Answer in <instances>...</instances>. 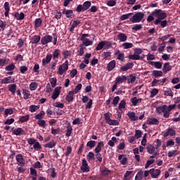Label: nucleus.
Masks as SVG:
<instances>
[{
  "label": "nucleus",
  "instance_id": "52",
  "mask_svg": "<svg viewBox=\"0 0 180 180\" xmlns=\"http://www.w3.org/2000/svg\"><path fill=\"white\" fill-rule=\"evenodd\" d=\"M44 147L46 148H53V147H56V143L54 141H51L49 143L44 145Z\"/></svg>",
  "mask_w": 180,
  "mask_h": 180
},
{
  "label": "nucleus",
  "instance_id": "1",
  "mask_svg": "<svg viewBox=\"0 0 180 180\" xmlns=\"http://www.w3.org/2000/svg\"><path fill=\"white\" fill-rule=\"evenodd\" d=\"M112 116V114L110 112H108L104 114V118L105 120V122L109 124L110 126H117L119 125V121L116 120H112L110 119Z\"/></svg>",
  "mask_w": 180,
  "mask_h": 180
},
{
  "label": "nucleus",
  "instance_id": "17",
  "mask_svg": "<svg viewBox=\"0 0 180 180\" xmlns=\"http://www.w3.org/2000/svg\"><path fill=\"white\" fill-rule=\"evenodd\" d=\"M160 123V121H158V119L157 118H153V117H149L148 118L147 121H146V124H158Z\"/></svg>",
  "mask_w": 180,
  "mask_h": 180
},
{
  "label": "nucleus",
  "instance_id": "31",
  "mask_svg": "<svg viewBox=\"0 0 180 180\" xmlns=\"http://www.w3.org/2000/svg\"><path fill=\"white\" fill-rule=\"evenodd\" d=\"M43 23V20L41 18H37L34 20V29H39Z\"/></svg>",
  "mask_w": 180,
  "mask_h": 180
},
{
  "label": "nucleus",
  "instance_id": "60",
  "mask_svg": "<svg viewBox=\"0 0 180 180\" xmlns=\"http://www.w3.org/2000/svg\"><path fill=\"white\" fill-rule=\"evenodd\" d=\"M129 60H140V56L134 54V55H129L128 56Z\"/></svg>",
  "mask_w": 180,
  "mask_h": 180
},
{
  "label": "nucleus",
  "instance_id": "32",
  "mask_svg": "<svg viewBox=\"0 0 180 180\" xmlns=\"http://www.w3.org/2000/svg\"><path fill=\"white\" fill-rule=\"evenodd\" d=\"M60 51H61L58 49H54L53 54H52L53 60H58V58L60 54Z\"/></svg>",
  "mask_w": 180,
  "mask_h": 180
},
{
  "label": "nucleus",
  "instance_id": "3",
  "mask_svg": "<svg viewBox=\"0 0 180 180\" xmlns=\"http://www.w3.org/2000/svg\"><path fill=\"white\" fill-rule=\"evenodd\" d=\"M153 15H154L155 18H158L157 19H159V20H164L167 16V13L162 12L161 9H155L153 11Z\"/></svg>",
  "mask_w": 180,
  "mask_h": 180
},
{
  "label": "nucleus",
  "instance_id": "5",
  "mask_svg": "<svg viewBox=\"0 0 180 180\" xmlns=\"http://www.w3.org/2000/svg\"><path fill=\"white\" fill-rule=\"evenodd\" d=\"M65 71H68V60H65L58 68V72L60 75H63Z\"/></svg>",
  "mask_w": 180,
  "mask_h": 180
},
{
  "label": "nucleus",
  "instance_id": "14",
  "mask_svg": "<svg viewBox=\"0 0 180 180\" xmlns=\"http://www.w3.org/2000/svg\"><path fill=\"white\" fill-rule=\"evenodd\" d=\"M51 58H53V55L51 53H48L46 56V58L42 60V65H47V64H50Z\"/></svg>",
  "mask_w": 180,
  "mask_h": 180
},
{
  "label": "nucleus",
  "instance_id": "38",
  "mask_svg": "<svg viewBox=\"0 0 180 180\" xmlns=\"http://www.w3.org/2000/svg\"><path fill=\"white\" fill-rule=\"evenodd\" d=\"M146 150L148 154H154V151H155V147H154L153 145H148Z\"/></svg>",
  "mask_w": 180,
  "mask_h": 180
},
{
  "label": "nucleus",
  "instance_id": "34",
  "mask_svg": "<svg viewBox=\"0 0 180 180\" xmlns=\"http://www.w3.org/2000/svg\"><path fill=\"white\" fill-rule=\"evenodd\" d=\"M117 39L118 40L121 41H126V40H127V35H126L124 33H120L117 35Z\"/></svg>",
  "mask_w": 180,
  "mask_h": 180
},
{
  "label": "nucleus",
  "instance_id": "61",
  "mask_svg": "<svg viewBox=\"0 0 180 180\" xmlns=\"http://www.w3.org/2000/svg\"><path fill=\"white\" fill-rule=\"evenodd\" d=\"M104 47V44H103V41H101V42H99L97 45V46L96 47V51H99L101 50H102V49H103Z\"/></svg>",
  "mask_w": 180,
  "mask_h": 180
},
{
  "label": "nucleus",
  "instance_id": "36",
  "mask_svg": "<svg viewBox=\"0 0 180 180\" xmlns=\"http://www.w3.org/2000/svg\"><path fill=\"white\" fill-rule=\"evenodd\" d=\"M81 41H82L83 46H85L86 47H88V46H92V44L94 43V41H92L89 39L81 40Z\"/></svg>",
  "mask_w": 180,
  "mask_h": 180
},
{
  "label": "nucleus",
  "instance_id": "62",
  "mask_svg": "<svg viewBox=\"0 0 180 180\" xmlns=\"http://www.w3.org/2000/svg\"><path fill=\"white\" fill-rule=\"evenodd\" d=\"M126 108V101L122 100L119 104L118 109H124Z\"/></svg>",
  "mask_w": 180,
  "mask_h": 180
},
{
  "label": "nucleus",
  "instance_id": "22",
  "mask_svg": "<svg viewBox=\"0 0 180 180\" xmlns=\"http://www.w3.org/2000/svg\"><path fill=\"white\" fill-rule=\"evenodd\" d=\"M14 79H12L11 76H9L8 77H4L1 79V84H12L13 82Z\"/></svg>",
  "mask_w": 180,
  "mask_h": 180
},
{
  "label": "nucleus",
  "instance_id": "6",
  "mask_svg": "<svg viewBox=\"0 0 180 180\" xmlns=\"http://www.w3.org/2000/svg\"><path fill=\"white\" fill-rule=\"evenodd\" d=\"M81 171L82 172H89L90 168L89 166L88 165V162L86 161V159L84 158L82 162V166L80 167Z\"/></svg>",
  "mask_w": 180,
  "mask_h": 180
},
{
  "label": "nucleus",
  "instance_id": "12",
  "mask_svg": "<svg viewBox=\"0 0 180 180\" xmlns=\"http://www.w3.org/2000/svg\"><path fill=\"white\" fill-rule=\"evenodd\" d=\"M41 40V37L40 35H34L31 37L30 44H37Z\"/></svg>",
  "mask_w": 180,
  "mask_h": 180
},
{
  "label": "nucleus",
  "instance_id": "30",
  "mask_svg": "<svg viewBox=\"0 0 180 180\" xmlns=\"http://www.w3.org/2000/svg\"><path fill=\"white\" fill-rule=\"evenodd\" d=\"M16 84H9L8 85V91L11 92L13 95H15L16 94Z\"/></svg>",
  "mask_w": 180,
  "mask_h": 180
},
{
  "label": "nucleus",
  "instance_id": "58",
  "mask_svg": "<svg viewBox=\"0 0 180 180\" xmlns=\"http://www.w3.org/2000/svg\"><path fill=\"white\" fill-rule=\"evenodd\" d=\"M110 174V170L108 169V168H105L101 171V175L103 176H108Z\"/></svg>",
  "mask_w": 180,
  "mask_h": 180
},
{
  "label": "nucleus",
  "instance_id": "56",
  "mask_svg": "<svg viewBox=\"0 0 180 180\" xmlns=\"http://www.w3.org/2000/svg\"><path fill=\"white\" fill-rule=\"evenodd\" d=\"M15 63H11L5 68L6 71H13L15 70Z\"/></svg>",
  "mask_w": 180,
  "mask_h": 180
},
{
  "label": "nucleus",
  "instance_id": "16",
  "mask_svg": "<svg viewBox=\"0 0 180 180\" xmlns=\"http://www.w3.org/2000/svg\"><path fill=\"white\" fill-rule=\"evenodd\" d=\"M62 14L65 15L66 18H72V15H74V11L64 8L63 10Z\"/></svg>",
  "mask_w": 180,
  "mask_h": 180
},
{
  "label": "nucleus",
  "instance_id": "21",
  "mask_svg": "<svg viewBox=\"0 0 180 180\" xmlns=\"http://www.w3.org/2000/svg\"><path fill=\"white\" fill-rule=\"evenodd\" d=\"M118 160L120 161L122 165H126L127 164V158L124 155H119Z\"/></svg>",
  "mask_w": 180,
  "mask_h": 180
},
{
  "label": "nucleus",
  "instance_id": "9",
  "mask_svg": "<svg viewBox=\"0 0 180 180\" xmlns=\"http://www.w3.org/2000/svg\"><path fill=\"white\" fill-rule=\"evenodd\" d=\"M154 24L156 26H158V25H160V27H162V29H164V27H167V26L168 25V21L167 20H162L160 19H156L154 21Z\"/></svg>",
  "mask_w": 180,
  "mask_h": 180
},
{
  "label": "nucleus",
  "instance_id": "45",
  "mask_svg": "<svg viewBox=\"0 0 180 180\" xmlns=\"http://www.w3.org/2000/svg\"><path fill=\"white\" fill-rule=\"evenodd\" d=\"M95 146H96V141H89L86 143V147H88L90 149L94 148V147H95Z\"/></svg>",
  "mask_w": 180,
  "mask_h": 180
},
{
  "label": "nucleus",
  "instance_id": "47",
  "mask_svg": "<svg viewBox=\"0 0 180 180\" xmlns=\"http://www.w3.org/2000/svg\"><path fill=\"white\" fill-rule=\"evenodd\" d=\"M91 4H92L91 3V1H85L83 4L84 12H85V11H88V9H89V8H91Z\"/></svg>",
  "mask_w": 180,
  "mask_h": 180
},
{
  "label": "nucleus",
  "instance_id": "13",
  "mask_svg": "<svg viewBox=\"0 0 180 180\" xmlns=\"http://www.w3.org/2000/svg\"><path fill=\"white\" fill-rule=\"evenodd\" d=\"M61 86H57L55 88L53 93L51 96L52 99H57L60 96V93L61 92Z\"/></svg>",
  "mask_w": 180,
  "mask_h": 180
},
{
  "label": "nucleus",
  "instance_id": "27",
  "mask_svg": "<svg viewBox=\"0 0 180 180\" xmlns=\"http://www.w3.org/2000/svg\"><path fill=\"white\" fill-rule=\"evenodd\" d=\"M116 67V60H111L107 65L108 71H112Z\"/></svg>",
  "mask_w": 180,
  "mask_h": 180
},
{
  "label": "nucleus",
  "instance_id": "24",
  "mask_svg": "<svg viewBox=\"0 0 180 180\" xmlns=\"http://www.w3.org/2000/svg\"><path fill=\"white\" fill-rule=\"evenodd\" d=\"M127 80V77H126V75H122V76H118L116 79L115 82H117V84H123V82H124V81Z\"/></svg>",
  "mask_w": 180,
  "mask_h": 180
},
{
  "label": "nucleus",
  "instance_id": "53",
  "mask_svg": "<svg viewBox=\"0 0 180 180\" xmlns=\"http://www.w3.org/2000/svg\"><path fill=\"white\" fill-rule=\"evenodd\" d=\"M5 117H6L8 115H13V109L12 108H6L4 110Z\"/></svg>",
  "mask_w": 180,
  "mask_h": 180
},
{
  "label": "nucleus",
  "instance_id": "28",
  "mask_svg": "<svg viewBox=\"0 0 180 180\" xmlns=\"http://www.w3.org/2000/svg\"><path fill=\"white\" fill-rule=\"evenodd\" d=\"M14 17L16 20H23V19H25V13L23 12H21L20 13H15Z\"/></svg>",
  "mask_w": 180,
  "mask_h": 180
},
{
  "label": "nucleus",
  "instance_id": "64",
  "mask_svg": "<svg viewBox=\"0 0 180 180\" xmlns=\"http://www.w3.org/2000/svg\"><path fill=\"white\" fill-rule=\"evenodd\" d=\"M158 92L159 91L158 89H152V91H150V98H154V96H155L158 94Z\"/></svg>",
  "mask_w": 180,
  "mask_h": 180
},
{
  "label": "nucleus",
  "instance_id": "54",
  "mask_svg": "<svg viewBox=\"0 0 180 180\" xmlns=\"http://www.w3.org/2000/svg\"><path fill=\"white\" fill-rule=\"evenodd\" d=\"M119 101H120V97H119V96H117L114 98L113 101L112 102L114 108H116V106H117V103H119Z\"/></svg>",
  "mask_w": 180,
  "mask_h": 180
},
{
  "label": "nucleus",
  "instance_id": "51",
  "mask_svg": "<svg viewBox=\"0 0 180 180\" xmlns=\"http://www.w3.org/2000/svg\"><path fill=\"white\" fill-rule=\"evenodd\" d=\"M87 159L89 162L95 160V153L94 152H89Z\"/></svg>",
  "mask_w": 180,
  "mask_h": 180
},
{
  "label": "nucleus",
  "instance_id": "2",
  "mask_svg": "<svg viewBox=\"0 0 180 180\" xmlns=\"http://www.w3.org/2000/svg\"><path fill=\"white\" fill-rule=\"evenodd\" d=\"M144 18V13L141 12H138L136 14H134L130 19V22L131 23H140L141 20H143Z\"/></svg>",
  "mask_w": 180,
  "mask_h": 180
},
{
  "label": "nucleus",
  "instance_id": "35",
  "mask_svg": "<svg viewBox=\"0 0 180 180\" xmlns=\"http://www.w3.org/2000/svg\"><path fill=\"white\" fill-rule=\"evenodd\" d=\"M104 44V50H109L112 49V41H103Z\"/></svg>",
  "mask_w": 180,
  "mask_h": 180
},
{
  "label": "nucleus",
  "instance_id": "10",
  "mask_svg": "<svg viewBox=\"0 0 180 180\" xmlns=\"http://www.w3.org/2000/svg\"><path fill=\"white\" fill-rule=\"evenodd\" d=\"M13 134L15 136H24L26 134V132L23 129L18 127L16 129H14V128H12Z\"/></svg>",
  "mask_w": 180,
  "mask_h": 180
},
{
  "label": "nucleus",
  "instance_id": "39",
  "mask_svg": "<svg viewBox=\"0 0 180 180\" xmlns=\"http://www.w3.org/2000/svg\"><path fill=\"white\" fill-rule=\"evenodd\" d=\"M117 142V139L115 136L111 138V140L108 141V144L110 147H115V143Z\"/></svg>",
  "mask_w": 180,
  "mask_h": 180
},
{
  "label": "nucleus",
  "instance_id": "59",
  "mask_svg": "<svg viewBox=\"0 0 180 180\" xmlns=\"http://www.w3.org/2000/svg\"><path fill=\"white\" fill-rule=\"evenodd\" d=\"M50 82L52 88H56V85H57V78L53 77L50 79Z\"/></svg>",
  "mask_w": 180,
  "mask_h": 180
},
{
  "label": "nucleus",
  "instance_id": "57",
  "mask_svg": "<svg viewBox=\"0 0 180 180\" xmlns=\"http://www.w3.org/2000/svg\"><path fill=\"white\" fill-rule=\"evenodd\" d=\"M131 174H133L132 171H127L124 175V179L130 180V175H131Z\"/></svg>",
  "mask_w": 180,
  "mask_h": 180
},
{
  "label": "nucleus",
  "instance_id": "33",
  "mask_svg": "<svg viewBox=\"0 0 180 180\" xmlns=\"http://www.w3.org/2000/svg\"><path fill=\"white\" fill-rule=\"evenodd\" d=\"M22 95L24 99L27 100L30 98V91L26 89H22Z\"/></svg>",
  "mask_w": 180,
  "mask_h": 180
},
{
  "label": "nucleus",
  "instance_id": "40",
  "mask_svg": "<svg viewBox=\"0 0 180 180\" xmlns=\"http://www.w3.org/2000/svg\"><path fill=\"white\" fill-rule=\"evenodd\" d=\"M30 119V115H27L25 116H21L19 119V122L21 123H25V122H29V120Z\"/></svg>",
  "mask_w": 180,
  "mask_h": 180
},
{
  "label": "nucleus",
  "instance_id": "46",
  "mask_svg": "<svg viewBox=\"0 0 180 180\" xmlns=\"http://www.w3.org/2000/svg\"><path fill=\"white\" fill-rule=\"evenodd\" d=\"M130 16H133V13L122 15L120 19V20H126V19H129Z\"/></svg>",
  "mask_w": 180,
  "mask_h": 180
},
{
  "label": "nucleus",
  "instance_id": "55",
  "mask_svg": "<svg viewBox=\"0 0 180 180\" xmlns=\"http://www.w3.org/2000/svg\"><path fill=\"white\" fill-rule=\"evenodd\" d=\"M122 46L125 50H127V49H131L133 47V44L130 42H124Z\"/></svg>",
  "mask_w": 180,
  "mask_h": 180
},
{
  "label": "nucleus",
  "instance_id": "37",
  "mask_svg": "<svg viewBox=\"0 0 180 180\" xmlns=\"http://www.w3.org/2000/svg\"><path fill=\"white\" fill-rule=\"evenodd\" d=\"M162 71L161 70H153L152 72V75L155 77V78H158V77H162Z\"/></svg>",
  "mask_w": 180,
  "mask_h": 180
},
{
  "label": "nucleus",
  "instance_id": "8",
  "mask_svg": "<svg viewBox=\"0 0 180 180\" xmlns=\"http://www.w3.org/2000/svg\"><path fill=\"white\" fill-rule=\"evenodd\" d=\"M15 160L18 162V165L20 167H25L26 162L25 161V158H23V155L22 154H18L15 157Z\"/></svg>",
  "mask_w": 180,
  "mask_h": 180
},
{
  "label": "nucleus",
  "instance_id": "11",
  "mask_svg": "<svg viewBox=\"0 0 180 180\" xmlns=\"http://www.w3.org/2000/svg\"><path fill=\"white\" fill-rule=\"evenodd\" d=\"M149 172L152 176V178L155 179V178H158V176L161 174V170L157 169H149Z\"/></svg>",
  "mask_w": 180,
  "mask_h": 180
},
{
  "label": "nucleus",
  "instance_id": "49",
  "mask_svg": "<svg viewBox=\"0 0 180 180\" xmlns=\"http://www.w3.org/2000/svg\"><path fill=\"white\" fill-rule=\"evenodd\" d=\"M9 63V59L8 58H0V67H5L6 64Z\"/></svg>",
  "mask_w": 180,
  "mask_h": 180
},
{
  "label": "nucleus",
  "instance_id": "63",
  "mask_svg": "<svg viewBox=\"0 0 180 180\" xmlns=\"http://www.w3.org/2000/svg\"><path fill=\"white\" fill-rule=\"evenodd\" d=\"M128 84H133V82H136V76H133V75H131L129 76V78L127 79Z\"/></svg>",
  "mask_w": 180,
  "mask_h": 180
},
{
  "label": "nucleus",
  "instance_id": "20",
  "mask_svg": "<svg viewBox=\"0 0 180 180\" xmlns=\"http://www.w3.org/2000/svg\"><path fill=\"white\" fill-rule=\"evenodd\" d=\"M105 147V143L103 141H100L98 143L96 148L94 149L95 153H101L102 151V148Z\"/></svg>",
  "mask_w": 180,
  "mask_h": 180
},
{
  "label": "nucleus",
  "instance_id": "18",
  "mask_svg": "<svg viewBox=\"0 0 180 180\" xmlns=\"http://www.w3.org/2000/svg\"><path fill=\"white\" fill-rule=\"evenodd\" d=\"M4 8L5 9L4 15L6 16V18L9 17V12L11 11V6H9V2L6 1L4 3Z\"/></svg>",
  "mask_w": 180,
  "mask_h": 180
},
{
  "label": "nucleus",
  "instance_id": "43",
  "mask_svg": "<svg viewBox=\"0 0 180 180\" xmlns=\"http://www.w3.org/2000/svg\"><path fill=\"white\" fill-rule=\"evenodd\" d=\"M144 172H143V170H140L137 172L136 175L135 176V180H143V175Z\"/></svg>",
  "mask_w": 180,
  "mask_h": 180
},
{
  "label": "nucleus",
  "instance_id": "48",
  "mask_svg": "<svg viewBox=\"0 0 180 180\" xmlns=\"http://www.w3.org/2000/svg\"><path fill=\"white\" fill-rule=\"evenodd\" d=\"M44 115H46V112H44V110H41L38 115L35 116V119L37 120H41V119L44 117Z\"/></svg>",
  "mask_w": 180,
  "mask_h": 180
},
{
  "label": "nucleus",
  "instance_id": "26",
  "mask_svg": "<svg viewBox=\"0 0 180 180\" xmlns=\"http://www.w3.org/2000/svg\"><path fill=\"white\" fill-rule=\"evenodd\" d=\"M79 25H81V20H74L70 28V32H74V29H75L77 26H79Z\"/></svg>",
  "mask_w": 180,
  "mask_h": 180
},
{
  "label": "nucleus",
  "instance_id": "41",
  "mask_svg": "<svg viewBox=\"0 0 180 180\" xmlns=\"http://www.w3.org/2000/svg\"><path fill=\"white\" fill-rule=\"evenodd\" d=\"M29 86L30 91H36V89H37V87L39 86V83L33 82L30 84Z\"/></svg>",
  "mask_w": 180,
  "mask_h": 180
},
{
  "label": "nucleus",
  "instance_id": "4",
  "mask_svg": "<svg viewBox=\"0 0 180 180\" xmlns=\"http://www.w3.org/2000/svg\"><path fill=\"white\" fill-rule=\"evenodd\" d=\"M169 136L170 137H174L176 136V131L172 128H168L167 131L163 134L164 139H167Z\"/></svg>",
  "mask_w": 180,
  "mask_h": 180
},
{
  "label": "nucleus",
  "instance_id": "44",
  "mask_svg": "<svg viewBox=\"0 0 180 180\" xmlns=\"http://www.w3.org/2000/svg\"><path fill=\"white\" fill-rule=\"evenodd\" d=\"M39 109H40V105H32L30 106V112H31V113H34V112L39 110Z\"/></svg>",
  "mask_w": 180,
  "mask_h": 180
},
{
  "label": "nucleus",
  "instance_id": "23",
  "mask_svg": "<svg viewBox=\"0 0 180 180\" xmlns=\"http://www.w3.org/2000/svg\"><path fill=\"white\" fill-rule=\"evenodd\" d=\"M74 95H75L74 92L72 91H69L68 94L65 97V101L69 103L72 102L74 101Z\"/></svg>",
  "mask_w": 180,
  "mask_h": 180
},
{
  "label": "nucleus",
  "instance_id": "50",
  "mask_svg": "<svg viewBox=\"0 0 180 180\" xmlns=\"http://www.w3.org/2000/svg\"><path fill=\"white\" fill-rule=\"evenodd\" d=\"M81 89H82V84L79 83L76 86L75 89L72 91V92L75 93V94H78Z\"/></svg>",
  "mask_w": 180,
  "mask_h": 180
},
{
  "label": "nucleus",
  "instance_id": "29",
  "mask_svg": "<svg viewBox=\"0 0 180 180\" xmlns=\"http://www.w3.org/2000/svg\"><path fill=\"white\" fill-rule=\"evenodd\" d=\"M167 109V105H160L156 108V112L158 115H161Z\"/></svg>",
  "mask_w": 180,
  "mask_h": 180
},
{
  "label": "nucleus",
  "instance_id": "15",
  "mask_svg": "<svg viewBox=\"0 0 180 180\" xmlns=\"http://www.w3.org/2000/svg\"><path fill=\"white\" fill-rule=\"evenodd\" d=\"M134 66V64L133 63H128L125 65L122 66L120 68V71L124 72V71H127L128 70H131V68H133Z\"/></svg>",
  "mask_w": 180,
  "mask_h": 180
},
{
  "label": "nucleus",
  "instance_id": "7",
  "mask_svg": "<svg viewBox=\"0 0 180 180\" xmlns=\"http://www.w3.org/2000/svg\"><path fill=\"white\" fill-rule=\"evenodd\" d=\"M51 41H53V37L51 35H45L41 39L42 46H46V44H49Z\"/></svg>",
  "mask_w": 180,
  "mask_h": 180
},
{
  "label": "nucleus",
  "instance_id": "19",
  "mask_svg": "<svg viewBox=\"0 0 180 180\" xmlns=\"http://www.w3.org/2000/svg\"><path fill=\"white\" fill-rule=\"evenodd\" d=\"M127 116L132 121V122H136V120H139V117L136 116V112H129L127 114Z\"/></svg>",
  "mask_w": 180,
  "mask_h": 180
},
{
  "label": "nucleus",
  "instance_id": "25",
  "mask_svg": "<svg viewBox=\"0 0 180 180\" xmlns=\"http://www.w3.org/2000/svg\"><path fill=\"white\" fill-rule=\"evenodd\" d=\"M171 70H172V66L169 65V63H165L162 68L163 72H165V74H167V72L171 71Z\"/></svg>",
  "mask_w": 180,
  "mask_h": 180
},
{
  "label": "nucleus",
  "instance_id": "42",
  "mask_svg": "<svg viewBox=\"0 0 180 180\" xmlns=\"http://www.w3.org/2000/svg\"><path fill=\"white\" fill-rule=\"evenodd\" d=\"M72 133V126H71V124H69L67 127V129H66V134H65L66 137H70Z\"/></svg>",
  "mask_w": 180,
  "mask_h": 180
}]
</instances>
